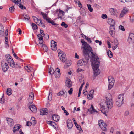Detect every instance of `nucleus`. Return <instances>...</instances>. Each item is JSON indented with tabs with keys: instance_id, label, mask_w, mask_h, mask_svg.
<instances>
[{
	"instance_id": "f257e3e1",
	"label": "nucleus",
	"mask_w": 134,
	"mask_h": 134,
	"mask_svg": "<svg viewBox=\"0 0 134 134\" xmlns=\"http://www.w3.org/2000/svg\"><path fill=\"white\" fill-rule=\"evenodd\" d=\"M5 59L3 60L2 62V67L3 70L5 72L8 70L9 66L14 68L15 67V64L11 56L9 54L6 55Z\"/></svg>"
},
{
	"instance_id": "f03ea898",
	"label": "nucleus",
	"mask_w": 134,
	"mask_h": 134,
	"mask_svg": "<svg viewBox=\"0 0 134 134\" xmlns=\"http://www.w3.org/2000/svg\"><path fill=\"white\" fill-rule=\"evenodd\" d=\"M91 55L92 65L94 71V74L95 75H98L100 73L99 69L100 62L98 57L96 56L94 54Z\"/></svg>"
},
{
	"instance_id": "7ed1b4c3",
	"label": "nucleus",
	"mask_w": 134,
	"mask_h": 134,
	"mask_svg": "<svg viewBox=\"0 0 134 134\" xmlns=\"http://www.w3.org/2000/svg\"><path fill=\"white\" fill-rule=\"evenodd\" d=\"M81 42L82 43L81 48L83 49V52L85 55H88L89 56V53H91L92 55V54H94L92 52V48L86 42L84 41L83 39L81 40Z\"/></svg>"
},
{
	"instance_id": "20e7f679",
	"label": "nucleus",
	"mask_w": 134,
	"mask_h": 134,
	"mask_svg": "<svg viewBox=\"0 0 134 134\" xmlns=\"http://www.w3.org/2000/svg\"><path fill=\"white\" fill-rule=\"evenodd\" d=\"M37 36L39 40V44L42 46L44 51L47 52L48 50V48L44 44V42L42 38V36L41 34H38Z\"/></svg>"
},
{
	"instance_id": "39448f33",
	"label": "nucleus",
	"mask_w": 134,
	"mask_h": 134,
	"mask_svg": "<svg viewBox=\"0 0 134 134\" xmlns=\"http://www.w3.org/2000/svg\"><path fill=\"white\" fill-rule=\"evenodd\" d=\"M58 56L60 60L63 62H64L66 60V55L64 52L61 50L58 49L57 51Z\"/></svg>"
},
{
	"instance_id": "423d86ee",
	"label": "nucleus",
	"mask_w": 134,
	"mask_h": 134,
	"mask_svg": "<svg viewBox=\"0 0 134 134\" xmlns=\"http://www.w3.org/2000/svg\"><path fill=\"white\" fill-rule=\"evenodd\" d=\"M123 95L120 94L116 99V104L118 107L121 106L123 103Z\"/></svg>"
},
{
	"instance_id": "0eeeda50",
	"label": "nucleus",
	"mask_w": 134,
	"mask_h": 134,
	"mask_svg": "<svg viewBox=\"0 0 134 134\" xmlns=\"http://www.w3.org/2000/svg\"><path fill=\"white\" fill-rule=\"evenodd\" d=\"M108 80L109 81V85L108 88L109 90L111 89L113 87L114 83V79L111 76L108 77Z\"/></svg>"
},
{
	"instance_id": "6e6552de",
	"label": "nucleus",
	"mask_w": 134,
	"mask_h": 134,
	"mask_svg": "<svg viewBox=\"0 0 134 134\" xmlns=\"http://www.w3.org/2000/svg\"><path fill=\"white\" fill-rule=\"evenodd\" d=\"M88 60V59L87 58H83L77 61V65L79 66L85 65L87 64Z\"/></svg>"
},
{
	"instance_id": "1a4fd4ad",
	"label": "nucleus",
	"mask_w": 134,
	"mask_h": 134,
	"mask_svg": "<svg viewBox=\"0 0 134 134\" xmlns=\"http://www.w3.org/2000/svg\"><path fill=\"white\" fill-rule=\"evenodd\" d=\"M105 103L108 109H111L113 107V103L111 99L106 98V100Z\"/></svg>"
},
{
	"instance_id": "9d476101",
	"label": "nucleus",
	"mask_w": 134,
	"mask_h": 134,
	"mask_svg": "<svg viewBox=\"0 0 134 134\" xmlns=\"http://www.w3.org/2000/svg\"><path fill=\"white\" fill-rule=\"evenodd\" d=\"M98 125L100 128L103 131L106 129V124L102 120H100L98 122Z\"/></svg>"
},
{
	"instance_id": "9b49d317",
	"label": "nucleus",
	"mask_w": 134,
	"mask_h": 134,
	"mask_svg": "<svg viewBox=\"0 0 134 134\" xmlns=\"http://www.w3.org/2000/svg\"><path fill=\"white\" fill-rule=\"evenodd\" d=\"M128 9L126 7L124 8L121 11L120 13V14L119 17L120 18H121L126 15L128 12Z\"/></svg>"
},
{
	"instance_id": "f8f14e48",
	"label": "nucleus",
	"mask_w": 134,
	"mask_h": 134,
	"mask_svg": "<svg viewBox=\"0 0 134 134\" xmlns=\"http://www.w3.org/2000/svg\"><path fill=\"white\" fill-rule=\"evenodd\" d=\"M51 48L53 50H55L57 49V43L54 40L51 41Z\"/></svg>"
},
{
	"instance_id": "ddd939ff",
	"label": "nucleus",
	"mask_w": 134,
	"mask_h": 134,
	"mask_svg": "<svg viewBox=\"0 0 134 134\" xmlns=\"http://www.w3.org/2000/svg\"><path fill=\"white\" fill-rule=\"evenodd\" d=\"M128 41L129 43H134V34H129Z\"/></svg>"
},
{
	"instance_id": "4468645a",
	"label": "nucleus",
	"mask_w": 134,
	"mask_h": 134,
	"mask_svg": "<svg viewBox=\"0 0 134 134\" xmlns=\"http://www.w3.org/2000/svg\"><path fill=\"white\" fill-rule=\"evenodd\" d=\"M94 90H92L89 92V94L87 96V98L89 100H91L93 97V94Z\"/></svg>"
},
{
	"instance_id": "2eb2a0df",
	"label": "nucleus",
	"mask_w": 134,
	"mask_h": 134,
	"mask_svg": "<svg viewBox=\"0 0 134 134\" xmlns=\"http://www.w3.org/2000/svg\"><path fill=\"white\" fill-rule=\"evenodd\" d=\"M67 127L69 129H71L73 125L72 121L69 119H68L67 121Z\"/></svg>"
},
{
	"instance_id": "dca6fc26",
	"label": "nucleus",
	"mask_w": 134,
	"mask_h": 134,
	"mask_svg": "<svg viewBox=\"0 0 134 134\" xmlns=\"http://www.w3.org/2000/svg\"><path fill=\"white\" fill-rule=\"evenodd\" d=\"M34 93L33 92H31L30 93L28 100L29 102L31 103H32L34 100Z\"/></svg>"
},
{
	"instance_id": "f3484780",
	"label": "nucleus",
	"mask_w": 134,
	"mask_h": 134,
	"mask_svg": "<svg viewBox=\"0 0 134 134\" xmlns=\"http://www.w3.org/2000/svg\"><path fill=\"white\" fill-rule=\"evenodd\" d=\"M118 42L117 40H115L112 45V48L113 50H115L118 46Z\"/></svg>"
},
{
	"instance_id": "a211bd4d",
	"label": "nucleus",
	"mask_w": 134,
	"mask_h": 134,
	"mask_svg": "<svg viewBox=\"0 0 134 134\" xmlns=\"http://www.w3.org/2000/svg\"><path fill=\"white\" fill-rule=\"evenodd\" d=\"M48 110L47 108H43L40 110V115H47L48 114Z\"/></svg>"
},
{
	"instance_id": "6ab92c4d",
	"label": "nucleus",
	"mask_w": 134,
	"mask_h": 134,
	"mask_svg": "<svg viewBox=\"0 0 134 134\" xmlns=\"http://www.w3.org/2000/svg\"><path fill=\"white\" fill-rule=\"evenodd\" d=\"M108 23L110 25V26H114L115 22L114 20L111 18H109L108 20Z\"/></svg>"
},
{
	"instance_id": "aec40b11",
	"label": "nucleus",
	"mask_w": 134,
	"mask_h": 134,
	"mask_svg": "<svg viewBox=\"0 0 134 134\" xmlns=\"http://www.w3.org/2000/svg\"><path fill=\"white\" fill-rule=\"evenodd\" d=\"M7 121L8 125L10 126H13V121L12 119L8 118H7Z\"/></svg>"
},
{
	"instance_id": "412c9836",
	"label": "nucleus",
	"mask_w": 134,
	"mask_h": 134,
	"mask_svg": "<svg viewBox=\"0 0 134 134\" xmlns=\"http://www.w3.org/2000/svg\"><path fill=\"white\" fill-rule=\"evenodd\" d=\"M30 110L33 112H35L37 111L36 107L33 105H30L29 106Z\"/></svg>"
},
{
	"instance_id": "4be33fe9",
	"label": "nucleus",
	"mask_w": 134,
	"mask_h": 134,
	"mask_svg": "<svg viewBox=\"0 0 134 134\" xmlns=\"http://www.w3.org/2000/svg\"><path fill=\"white\" fill-rule=\"evenodd\" d=\"M76 22L77 24L81 25L83 24V22L81 19L80 16H79L77 18Z\"/></svg>"
},
{
	"instance_id": "5701e85b",
	"label": "nucleus",
	"mask_w": 134,
	"mask_h": 134,
	"mask_svg": "<svg viewBox=\"0 0 134 134\" xmlns=\"http://www.w3.org/2000/svg\"><path fill=\"white\" fill-rule=\"evenodd\" d=\"M109 11L112 15H116V10L115 9L113 8H111L110 9Z\"/></svg>"
},
{
	"instance_id": "b1692460",
	"label": "nucleus",
	"mask_w": 134,
	"mask_h": 134,
	"mask_svg": "<svg viewBox=\"0 0 134 134\" xmlns=\"http://www.w3.org/2000/svg\"><path fill=\"white\" fill-rule=\"evenodd\" d=\"M66 85L69 88L71 87L72 85L71 81H70V79H68L66 82Z\"/></svg>"
},
{
	"instance_id": "393cba45",
	"label": "nucleus",
	"mask_w": 134,
	"mask_h": 134,
	"mask_svg": "<svg viewBox=\"0 0 134 134\" xmlns=\"http://www.w3.org/2000/svg\"><path fill=\"white\" fill-rule=\"evenodd\" d=\"M52 118L54 121L57 122L59 120V117L58 115L54 114L53 115Z\"/></svg>"
},
{
	"instance_id": "a878e982",
	"label": "nucleus",
	"mask_w": 134,
	"mask_h": 134,
	"mask_svg": "<svg viewBox=\"0 0 134 134\" xmlns=\"http://www.w3.org/2000/svg\"><path fill=\"white\" fill-rule=\"evenodd\" d=\"M5 44H6V46L7 47H8V34H5Z\"/></svg>"
},
{
	"instance_id": "bb28decb",
	"label": "nucleus",
	"mask_w": 134,
	"mask_h": 134,
	"mask_svg": "<svg viewBox=\"0 0 134 134\" xmlns=\"http://www.w3.org/2000/svg\"><path fill=\"white\" fill-rule=\"evenodd\" d=\"M24 68L27 71L29 72H30L33 70V68L30 66L28 67V66H24Z\"/></svg>"
},
{
	"instance_id": "cd10ccee",
	"label": "nucleus",
	"mask_w": 134,
	"mask_h": 134,
	"mask_svg": "<svg viewBox=\"0 0 134 134\" xmlns=\"http://www.w3.org/2000/svg\"><path fill=\"white\" fill-rule=\"evenodd\" d=\"M81 36H82L83 38L87 40L88 42L91 43L92 42V41L90 39L85 35L84 34H81Z\"/></svg>"
},
{
	"instance_id": "c85d7f7f",
	"label": "nucleus",
	"mask_w": 134,
	"mask_h": 134,
	"mask_svg": "<svg viewBox=\"0 0 134 134\" xmlns=\"http://www.w3.org/2000/svg\"><path fill=\"white\" fill-rule=\"evenodd\" d=\"M55 71H54L53 68L51 67L49 69L48 71V73L51 75V76L53 75Z\"/></svg>"
},
{
	"instance_id": "c756f323",
	"label": "nucleus",
	"mask_w": 134,
	"mask_h": 134,
	"mask_svg": "<svg viewBox=\"0 0 134 134\" xmlns=\"http://www.w3.org/2000/svg\"><path fill=\"white\" fill-rule=\"evenodd\" d=\"M4 27L1 24H0V34H4Z\"/></svg>"
},
{
	"instance_id": "7c9ffc66",
	"label": "nucleus",
	"mask_w": 134,
	"mask_h": 134,
	"mask_svg": "<svg viewBox=\"0 0 134 134\" xmlns=\"http://www.w3.org/2000/svg\"><path fill=\"white\" fill-rule=\"evenodd\" d=\"M88 111L91 113H93L96 111V110L94 109L93 106L92 105L90 108L88 110Z\"/></svg>"
},
{
	"instance_id": "2f4dec72",
	"label": "nucleus",
	"mask_w": 134,
	"mask_h": 134,
	"mask_svg": "<svg viewBox=\"0 0 134 134\" xmlns=\"http://www.w3.org/2000/svg\"><path fill=\"white\" fill-rule=\"evenodd\" d=\"M115 32V29L114 26H110V34H114Z\"/></svg>"
},
{
	"instance_id": "473e14b6",
	"label": "nucleus",
	"mask_w": 134,
	"mask_h": 134,
	"mask_svg": "<svg viewBox=\"0 0 134 134\" xmlns=\"http://www.w3.org/2000/svg\"><path fill=\"white\" fill-rule=\"evenodd\" d=\"M107 54L108 56L110 58H111L113 57V54L111 52L109 49L107 50Z\"/></svg>"
},
{
	"instance_id": "72a5a7b5",
	"label": "nucleus",
	"mask_w": 134,
	"mask_h": 134,
	"mask_svg": "<svg viewBox=\"0 0 134 134\" xmlns=\"http://www.w3.org/2000/svg\"><path fill=\"white\" fill-rule=\"evenodd\" d=\"M31 122L32 125H34L36 123V120H35V118L34 117H32L31 119Z\"/></svg>"
},
{
	"instance_id": "f704fd0d",
	"label": "nucleus",
	"mask_w": 134,
	"mask_h": 134,
	"mask_svg": "<svg viewBox=\"0 0 134 134\" xmlns=\"http://www.w3.org/2000/svg\"><path fill=\"white\" fill-rule=\"evenodd\" d=\"M46 122L48 124L50 125L51 126H52L53 127H54L55 125H56V124L54 122L51 121H47Z\"/></svg>"
},
{
	"instance_id": "c9c22d12",
	"label": "nucleus",
	"mask_w": 134,
	"mask_h": 134,
	"mask_svg": "<svg viewBox=\"0 0 134 134\" xmlns=\"http://www.w3.org/2000/svg\"><path fill=\"white\" fill-rule=\"evenodd\" d=\"M71 65V63L69 62H67L65 63L64 66V69H66L70 66Z\"/></svg>"
},
{
	"instance_id": "e433bc0d",
	"label": "nucleus",
	"mask_w": 134,
	"mask_h": 134,
	"mask_svg": "<svg viewBox=\"0 0 134 134\" xmlns=\"http://www.w3.org/2000/svg\"><path fill=\"white\" fill-rule=\"evenodd\" d=\"M41 14L43 16V18L45 19L47 21L48 20H49V18L47 17V15L43 13H41Z\"/></svg>"
},
{
	"instance_id": "4c0bfd02",
	"label": "nucleus",
	"mask_w": 134,
	"mask_h": 134,
	"mask_svg": "<svg viewBox=\"0 0 134 134\" xmlns=\"http://www.w3.org/2000/svg\"><path fill=\"white\" fill-rule=\"evenodd\" d=\"M73 121L74 122L75 124V126H76L77 128L78 129L80 130V129H79V127H80V129L81 127L80 126L78 125L76 121L75 120V119L74 118H73Z\"/></svg>"
},
{
	"instance_id": "58836bf2",
	"label": "nucleus",
	"mask_w": 134,
	"mask_h": 134,
	"mask_svg": "<svg viewBox=\"0 0 134 134\" xmlns=\"http://www.w3.org/2000/svg\"><path fill=\"white\" fill-rule=\"evenodd\" d=\"M38 25L40 26H41L43 28H45V26L44 24L43 23L42 21L41 20L38 24Z\"/></svg>"
},
{
	"instance_id": "ea45409f",
	"label": "nucleus",
	"mask_w": 134,
	"mask_h": 134,
	"mask_svg": "<svg viewBox=\"0 0 134 134\" xmlns=\"http://www.w3.org/2000/svg\"><path fill=\"white\" fill-rule=\"evenodd\" d=\"M23 17L24 18L25 20H29L30 19V17L27 15H26L24 14H23L22 15Z\"/></svg>"
},
{
	"instance_id": "a19ab883",
	"label": "nucleus",
	"mask_w": 134,
	"mask_h": 134,
	"mask_svg": "<svg viewBox=\"0 0 134 134\" xmlns=\"http://www.w3.org/2000/svg\"><path fill=\"white\" fill-rule=\"evenodd\" d=\"M12 1L13 2L17 5L20 4L21 2V0H12Z\"/></svg>"
},
{
	"instance_id": "79ce46f5",
	"label": "nucleus",
	"mask_w": 134,
	"mask_h": 134,
	"mask_svg": "<svg viewBox=\"0 0 134 134\" xmlns=\"http://www.w3.org/2000/svg\"><path fill=\"white\" fill-rule=\"evenodd\" d=\"M6 93L8 95H10L12 93V90L10 88H8L7 89Z\"/></svg>"
},
{
	"instance_id": "37998d69",
	"label": "nucleus",
	"mask_w": 134,
	"mask_h": 134,
	"mask_svg": "<svg viewBox=\"0 0 134 134\" xmlns=\"http://www.w3.org/2000/svg\"><path fill=\"white\" fill-rule=\"evenodd\" d=\"M54 75L55 76V77L56 78H59L60 75V72H55Z\"/></svg>"
},
{
	"instance_id": "c03bdc74",
	"label": "nucleus",
	"mask_w": 134,
	"mask_h": 134,
	"mask_svg": "<svg viewBox=\"0 0 134 134\" xmlns=\"http://www.w3.org/2000/svg\"><path fill=\"white\" fill-rule=\"evenodd\" d=\"M31 25L33 29L36 30L37 29L38 27L37 25L34 23H32Z\"/></svg>"
},
{
	"instance_id": "a18cd8bd",
	"label": "nucleus",
	"mask_w": 134,
	"mask_h": 134,
	"mask_svg": "<svg viewBox=\"0 0 134 134\" xmlns=\"http://www.w3.org/2000/svg\"><path fill=\"white\" fill-rule=\"evenodd\" d=\"M47 21L48 23H51L53 25H57L54 21L52 20L50 18H49V20H48Z\"/></svg>"
},
{
	"instance_id": "49530a36",
	"label": "nucleus",
	"mask_w": 134,
	"mask_h": 134,
	"mask_svg": "<svg viewBox=\"0 0 134 134\" xmlns=\"http://www.w3.org/2000/svg\"><path fill=\"white\" fill-rule=\"evenodd\" d=\"M20 127L18 126H15V127L13 129V131L14 132L17 131L20 128Z\"/></svg>"
},
{
	"instance_id": "de8ad7c7",
	"label": "nucleus",
	"mask_w": 134,
	"mask_h": 134,
	"mask_svg": "<svg viewBox=\"0 0 134 134\" xmlns=\"http://www.w3.org/2000/svg\"><path fill=\"white\" fill-rule=\"evenodd\" d=\"M59 14H58V16H60V17H61V16L63 15L64 14L65 12L64 11L61 10H59Z\"/></svg>"
},
{
	"instance_id": "09e8293b",
	"label": "nucleus",
	"mask_w": 134,
	"mask_h": 134,
	"mask_svg": "<svg viewBox=\"0 0 134 134\" xmlns=\"http://www.w3.org/2000/svg\"><path fill=\"white\" fill-rule=\"evenodd\" d=\"M41 35L44 37V38L46 39H48L49 38V35L48 34H41Z\"/></svg>"
},
{
	"instance_id": "8fccbe9b",
	"label": "nucleus",
	"mask_w": 134,
	"mask_h": 134,
	"mask_svg": "<svg viewBox=\"0 0 134 134\" xmlns=\"http://www.w3.org/2000/svg\"><path fill=\"white\" fill-rule=\"evenodd\" d=\"M4 94L3 93L2 96L0 99V103L1 104L3 103L4 102Z\"/></svg>"
},
{
	"instance_id": "3c124183",
	"label": "nucleus",
	"mask_w": 134,
	"mask_h": 134,
	"mask_svg": "<svg viewBox=\"0 0 134 134\" xmlns=\"http://www.w3.org/2000/svg\"><path fill=\"white\" fill-rule=\"evenodd\" d=\"M14 6H12L9 8V11L11 13L13 12L14 10Z\"/></svg>"
},
{
	"instance_id": "603ef678",
	"label": "nucleus",
	"mask_w": 134,
	"mask_h": 134,
	"mask_svg": "<svg viewBox=\"0 0 134 134\" xmlns=\"http://www.w3.org/2000/svg\"><path fill=\"white\" fill-rule=\"evenodd\" d=\"M87 6L88 7L89 10L90 12H92L93 11V9L91 7V5L90 4H87Z\"/></svg>"
},
{
	"instance_id": "864d4df0",
	"label": "nucleus",
	"mask_w": 134,
	"mask_h": 134,
	"mask_svg": "<svg viewBox=\"0 0 134 134\" xmlns=\"http://www.w3.org/2000/svg\"><path fill=\"white\" fill-rule=\"evenodd\" d=\"M65 92L63 91H60L58 93L57 95L58 96L63 95L65 94Z\"/></svg>"
},
{
	"instance_id": "5fc2aeb1",
	"label": "nucleus",
	"mask_w": 134,
	"mask_h": 134,
	"mask_svg": "<svg viewBox=\"0 0 134 134\" xmlns=\"http://www.w3.org/2000/svg\"><path fill=\"white\" fill-rule=\"evenodd\" d=\"M130 21L131 23L134 22V13L133 14V16L130 18Z\"/></svg>"
},
{
	"instance_id": "6e6d98bb",
	"label": "nucleus",
	"mask_w": 134,
	"mask_h": 134,
	"mask_svg": "<svg viewBox=\"0 0 134 134\" xmlns=\"http://www.w3.org/2000/svg\"><path fill=\"white\" fill-rule=\"evenodd\" d=\"M80 14L83 16H85L86 15V13L84 10H81L80 12Z\"/></svg>"
},
{
	"instance_id": "4d7b16f0",
	"label": "nucleus",
	"mask_w": 134,
	"mask_h": 134,
	"mask_svg": "<svg viewBox=\"0 0 134 134\" xmlns=\"http://www.w3.org/2000/svg\"><path fill=\"white\" fill-rule=\"evenodd\" d=\"M61 25L62 26H63L65 28H67L68 26V25L64 22H62L61 23Z\"/></svg>"
},
{
	"instance_id": "13d9d810",
	"label": "nucleus",
	"mask_w": 134,
	"mask_h": 134,
	"mask_svg": "<svg viewBox=\"0 0 134 134\" xmlns=\"http://www.w3.org/2000/svg\"><path fill=\"white\" fill-rule=\"evenodd\" d=\"M119 28L120 29L123 31H125V30L124 27L121 25L119 26Z\"/></svg>"
},
{
	"instance_id": "bf43d9fd",
	"label": "nucleus",
	"mask_w": 134,
	"mask_h": 134,
	"mask_svg": "<svg viewBox=\"0 0 134 134\" xmlns=\"http://www.w3.org/2000/svg\"><path fill=\"white\" fill-rule=\"evenodd\" d=\"M20 4H20H19V8L22 9H26V7L23 6V5H21Z\"/></svg>"
},
{
	"instance_id": "052dcab7",
	"label": "nucleus",
	"mask_w": 134,
	"mask_h": 134,
	"mask_svg": "<svg viewBox=\"0 0 134 134\" xmlns=\"http://www.w3.org/2000/svg\"><path fill=\"white\" fill-rule=\"evenodd\" d=\"M52 93L51 92H50L48 97V99L50 100H51L52 97Z\"/></svg>"
},
{
	"instance_id": "680f3d73",
	"label": "nucleus",
	"mask_w": 134,
	"mask_h": 134,
	"mask_svg": "<svg viewBox=\"0 0 134 134\" xmlns=\"http://www.w3.org/2000/svg\"><path fill=\"white\" fill-rule=\"evenodd\" d=\"M73 92V89L71 88L68 91V92L69 94L71 95L72 94Z\"/></svg>"
},
{
	"instance_id": "e2e57ef3",
	"label": "nucleus",
	"mask_w": 134,
	"mask_h": 134,
	"mask_svg": "<svg viewBox=\"0 0 134 134\" xmlns=\"http://www.w3.org/2000/svg\"><path fill=\"white\" fill-rule=\"evenodd\" d=\"M13 54L14 56V57H15V58L17 59H20V58L18 57L16 54L13 51Z\"/></svg>"
},
{
	"instance_id": "0e129e2a",
	"label": "nucleus",
	"mask_w": 134,
	"mask_h": 134,
	"mask_svg": "<svg viewBox=\"0 0 134 134\" xmlns=\"http://www.w3.org/2000/svg\"><path fill=\"white\" fill-rule=\"evenodd\" d=\"M102 18L103 19H105L107 18V16L105 14H103L102 15Z\"/></svg>"
},
{
	"instance_id": "69168bd1",
	"label": "nucleus",
	"mask_w": 134,
	"mask_h": 134,
	"mask_svg": "<svg viewBox=\"0 0 134 134\" xmlns=\"http://www.w3.org/2000/svg\"><path fill=\"white\" fill-rule=\"evenodd\" d=\"M83 71V70L82 69L80 68H79L77 69V71L78 72H79L81 71Z\"/></svg>"
},
{
	"instance_id": "338daca9",
	"label": "nucleus",
	"mask_w": 134,
	"mask_h": 134,
	"mask_svg": "<svg viewBox=\"0 0 134 134\" xmlns=\"http://www.w3.org/2000/svg\"><path fill=\"white\" fill-rule=\"evenodd\" d=\"M32 125L31 122L29 121H28L26 124V125L28 126H30Z\"/></svg>"
},
{
	"instance_id": "774afa93",
	"label": "nucleus",
	"mask_w": 134,
	"mask_h": 134,
	"mask_svg": "<svg viewBox=\"0 0 134 134\" xmlns=\"http://www.w3.org/2000/svg\"><path fill=\"white\" fill-rule=\"evenodd\" d=\"M41 20L39 19H38V20H37L35 21L34 22L37 25L39 23L40 21H41Z\"/></svg>"
}]
</instances>
